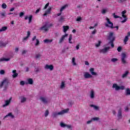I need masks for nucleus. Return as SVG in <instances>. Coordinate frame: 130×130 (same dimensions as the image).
I'll return each mask as SVG.
<instances>
[{
	"instance_id": "38",
	"label": "nucleus",
	"mask_w": 130,
	"mask_h": 130,
	"mask_svg": "<svg viewBox=\"0 0 130 130\" xmlns=\"http://www.w3.org/2000/svg\"><path fill=\"white\" fill-rule=\"evenodd\" d=\"M57 115H59L58 112H55L52 114L53 117H56L57 116Z\"/></svg>"
},
{
	"instance_id": "57",
	"label": "nucleus",
	"mask_w": 130,
	"mask_h": 130,
	"mask_svg": "<svg viewBox=\"0 0 130 130\" xmlns=\"http://www.w3.org/2000/svg\"><path fill=\"white\" fill-rule=\"evenodd\" d=\"M0 15L2 16V17H6V14L4 12L0 13Z\"/></svg>"
},
{
	"instance_id": "12",
	"label": "nucleus",
	"mask_w": 130,
	"mask_h": 130,
	"mask_svg": "<svg viewBox=\"0 0 130 130\" xmlns=\"http://www.w3.org/2000/svg\"><path fill=\"white\" fill-rule=\"evenodd\" d=\"M83 77L84 79H90L92 78V75L90 74L89 72H85L83 73Z\"/></svg>"
},
{
	"instance_id": "33",
	"label": "nucleus",
	"mask_w": 130,
	"mask_h": 130,
	"mask_svg": "<svg viewBox=\"0 0 130 130\" xmlns=\"http://www.w3.org/2000/svg\"><path fill=\"white\" fill-rule=\"evenodd\" d=\"M52 41V40H49V39H46L44 40V42L45 43H51Z\"/></svg>"
},
{
	"instance_id": "22",
	"label": "nucleus",
	"mask_w": 130,
	"mask_h": 130,
	"mask_svg": "<svg viewBox=\"0 0 130 130\" xmlns=\"http://www.w3.org/2000/svg\"><path fill=\"white\" fill-rule=\"evenodd\" d=\"M89 72L92 76H97V73L94 72V68H90Z\"/></svg>"
},
{
	"instance_id": "32",
	"label": "nucleus",
	"mask_w": 130,
	"mask_h": 130,
	"mask_svg": "<svg viewBox=\"0 0 130 130\" xmlns=\"http://www.w3.org/2000/svg\"><path fill=\"white\" fill-rule=\"evenodd\" d=\"M113 17H114V18L115 19H117V18H119V19H120L121 20L122 19V17H119V16H118L115 15V13H113Z\"/></svg>"
},
{
	"instance_id": "18",
	"label": "nucleus",
	"mask_w": 130,
	"mask_h": 130,
	"mask_svg": "<svg viewBox=\"0 0 130 130\" xmlns=\"http://www.w3.org/2000/svg\"><path fill=\"white\" fill-rule=\"evenodd\" d=\"M19 100L20 101L21 103H24L27 101V98L24 96H19Z\"/></svg>"
},
{
	"instance_id": "7",
	"label": "nucleus",
	"mask_w": 130,
	"mask_h": 130,
	"mask_svg": "<svg viewBox=\"0 0 130 130\" xmlns=\"http://www.w3.org/2000/svg\"><path fill=\"white\" fill-rule=\"evenodd\" d=\"M126 13V11L124 10L122 12L121 14H122V18H124L123 20H122L121 21V23H125L127 21V17H126V15H124Z\"/></svg>"
},
{
	"instance_id": "58",
	"label": "nucleus",
	"mask_w": 130,
	"mask_h": 130,
	"mask_svg": "<svg viewBox=\"0 0 130 130\" xmlns=\"http://www.w3.org/2000/svg\"><path fill=\"white\" fill-rule=\"evenodd\" d=\"M23 16H24V13H23V12H21V13L19 14V17H20V18H22V17H23Z\"/></svg>"
},
{
	"instance_id": "59",
	"label": "nucleus",
	"mask_w": 130,
	"mask_h": 130,
	"mask_svg": "<svg viewBox=\"0 0 130 130\" xmlns=\"http://www.w3.org/2000/svg\"><path fill=\"white\" fill-rule=\"evenodd\" d=\"M28 38H29V37H27V36H26L25 37H24L23 39V41H25V40H27L28 39Z\"/></svg>"
},
{
	"instance_id": "29",
	"label": "nucleus",
	"mask_w": 130,
	"mask_h": 130,
	"mask_svg": "<svg viewBox=\"0 0 130 130\" xmlns=\"http://www.w3.org/2000/svg\"><path fill=\"white\" fill-rule=\"evenodd\" d=\"M7 29H8V27H7V26L2 27L0 29V32H4V31H6L7 30Z\"/></svg>"
},
{
	"instance_id": "16",
	"label": "nucleus",
	"mask_w": 130,
	"mask_h": 130,
	"mask_svg": "<svg viewBox=\"0 0 130 130\" xmlns=\"http://www.w3.org/2000/svg\"><path fill=\"white\" fill-rule=\"evenodd\" d=\"M51 13V7H49L45 12V13L44 14L43 16L45 17V16H47V15L50 14Z\"/></svg>"
},
{
	"instance_id": "27",
	"label": "nucleus",
	"mask_w": 130,
	"mask_h": 130,
	"mask_svg": "<svg viewBox=\"0 0 130 130\" xmlns=\"http://www.w3.org/2000/svg\"><path fill=\"white\" fill-rule=\"evenodd\" d=\"M72 39H73V36L72 35H70L69 38V42L70 44H73V41H72Z\"/></svg>"
},
{
	"instance_id": "56",
	"label": "nucleus",
	"mask_w": 130,
	"mask_h": 130,
	"mask_svg": "<svg viewBox=\"0 0 130 130\" xmlns=\"http://www.w3.org/2000/svg\"><path fill=\"white\" fill-rule=\"evenodd\" d=\"M117 50L118 51V52H120V51H121V47H118Z\"/></svg>"
},
{
	"instance_id": "48",
	"label": "nucleus",
	"mask_w": 130,
	"mask_h": 130,
	"mask_svg": "<svg viewBox=\"0 0 130 130\" xmlns=\"http://www.w3.org/2000/svg\"><path fill=\"white\" fill-rule=\"evenodd\" d=\"M75 48L76 50H79L80 49V44H78L75 47Z\"/></svg>"
},
{
	"instance_id": "44",
	"label": "nucleus",
	"mask_w": 130,
	"mask_h": 130,
	"mask_svg": "<svg viewBox=\"0 0 130 130\" xmlns=\"http://www.w3.org/2000/svg\"><path fill=\"white\" fill-rule=\"evenodd\" d=\"M2 9H7V4L6 3H3L2 5Z\"/></svg>"
},
{
	"instance_id": "19",
	"label": "nucleus",
	"mask_w": 130,
	"mask_h": 130,
	"mask_svg": "<svg viewBox=\"0 0 130 130\" xmlns=\"http://www.w3.org/2000/svg\"><path fill=\"white\" fill-rule=\"evenodd\" d=\"M90 107H92L94 110H96V111H99V110H100V107L98 106H96L95 105H90Z\"/></svg>"
},
{
	"instance_id": "15",
	"label": "nucleus",
	"mask_w": 130,
	"mask_h": 130,
	"mask_svg": "<svg viewBox=\"0 0 130 130\" xmlns=\"http://www.w3.org/2000/svg\"><path fill=\"white\" fill-rule=\"evenodd\" d=\"M45 70H49V71H53V65H48V64H46L45 66Z\"/></svg>"
},
{
	"instance_id": "43",
	"label": "nucleus",
	"mask_w": 130,
	"mask_h": 130,
	"mask_svg": "<svg viewBox=\"0 0 130 130\" xmlns=\"http://www.w3.org/2000/svg\"><path fill=\"white\" fill-rule=\"evenodd\" d=\"M36 43L35 44V46H38L39 45L40 41L38 39H36Z\"/></svg>"
},
{
	"instance_id": "28",
	"label": "nucleus",
	"mask_w": 130,
	"mask_h": 130,
	"mask_svg": "<svg viewBox=\"0 0 130 130\" xmlns=\"http://www.w3.org/2000/svg\"><path fill=\"white\" fill-rule=\"evenodd\" d=\"M72 63L73 66H77V63L76 62V58H72Z\"/></svg>"
},
{
	"instance_id": "55",
	"label": "nucleus",
	"mask_w": 130,
	"mask_h": 130,
	"mask_svg": "<svg viewBox=\"0 0 130 130\" xmlns=\"http://www.w3.org/2000/svg\"><path fill=\"white\" fill-rule=\"evenodd\" d=\"M92 121H93V120H92V119L90 120H88L86 122V123L87 124H90V123H91L92 122Z\"/></svg>"
},
{
	"instance_id": "9",
	"label": "nucleus",
	"mask_w": 130,
	"mask_h": 130,
	"mask_svg": "<svg viewBox=\"0 0 130 130\" xmlns=\"http://www.w3.org/2000/svg\"><path fill=\"white\" fill-rule=\"evenodd\" d=\"M12 98L11 97L9 100H5L4 101L5 104L3 105V107H7L10 105V104L11 103V101H12Z\"/></svg>"
},
{
	"instance_id": "26",
	"label": "nucleus",
	"mask_w": 130,
	"mask_h": 130,
	"mask_svg": "<svg viewBox=\"0 0 130 130\" xmlns=\"http://www.w3.org/2000/svg\"><path fill=\"white\" fill-rule=\"evenodd\" d=\"M8 116H10V117H11V118H14V115L12 114V113H9L4 117V118H7Z\"/></svg>"
},
{
	"instance_id": "60",
	"label": "nucleus",
	"mask_w": 130,
	"mask_h": 130,
	"mask_svg": "<svg viewBox=\"0 0 130 130\" xmlns=\"http://www.w3.org/2000/svg\"><path fill=\"white\" fill-rule=\"evenodd\" d=\"M39 71H40V70L39 69V68H36L35 69V72H36V73H38V72H39Z\"/></svg>"
},
{
	"instance_id": "5",
	"label": "nucleus",
	"mask_w": 130,
	"mask_h": 130,
	"mask_svg": "<svg viewBox=\"0 0 130 130\" xmlns=\"http://www.w3.org/2000/svg\"><path fill=\"white\" fill-rule=\"evenodd\" d=\"M113 89H115L116 91H118L119 90H124V86H119L117 84L114 83L112 86Z\"/></svg>"
},
{
	"instance_id": "39",
	"label": "nucleus",
	"mask_w": 130,
	"mask_h": 130,
	"mask_svg": "<svg viewBox=\"0 0 130 130\" xmlns=\"http://www.w3.org/2000/svg\"><path fill=\"white\" fill-rule=\"evenodd\" d=\"M101 44V41H99L98 43L95 44V46H96V47H99Z\"/></svg>"
},
{
	"instance_id": "20",
	"label": "nucleus",
	"mask_w": 130,
	"mask_h": 130,
	"mask_svg": "<svg viewBox=\"0 0 130 130\" xmlns=\"http://www.w3.org/2000/svg\"><path fill=\"white\" fill-rule=\"evenodd\" d=\"M62 28L63 32H64L65 34H67V31H68V30L70 29V26H69V25H64L63 26Z\"/></svg>"
},
{
	"instance_id": "23",
	"label": "nucleus",
	"mask_w": 130,
	"mask_h": 130,
	"mask_svg": "<svg viewBox=\"0 0 130 130\" xmlns=\"http://www.w3.org/2000/svg\"><path fill=\"white\" fill-rule=\"evenodd\" d=\"M11 59L10 58L3 57L0 58V62L2 61H9Z\"/></svg>"
},
{
	"instance_id": "37",
	"label": "nucleus",
	"mask_w": 130,
	"mask_h": 130,
	"mask_svg": "<svg viewBox=\"0 0 130 130\" xmlns=\"http://www.w3.org/2000/svg\"><path fill=\"white\" fill-rule=\"evenodd\" d=\"M7 45V43H4L3 42H0V47L2 46H6Z\"/></svg>"
},
{
	"instance_id": "13",
	"label": "nucleus",
	"mask_w": 130,
	"mask_h": 130,
	"mask_svg": "<svg viewBox=\"0 0 130 130\" xmlns=\"http://www.w3.org/2000/svg\"><path fill=\"white\" fill-rule=\"evenodd\" d=\"M69 109H66L65 110H63L60 112H58V115H63L64 113H68L69 112Z\"/></svg>"
},
{
	"instance_id": "50",
	"label": "nucleus",
	"mask_w": 130,
	"mask_h": 130,
	"mask_svg": "<svg viewBox=\"0 0 130 130\" xmlns=\"http://www.w3.org/2000/svg\"><path fill=\"white\" fill-rule=\"evenodd\" d=\"M91 119H92V121H96V120H99V118H98V117H94V118H92Z\"/></svg>"
},
{
	"instance_id": "53",
	"label": "nucleus",
	"mask_w": 130,
	"mask_h": 130,
	"mask_svg": "<svg viewBox=\"0 0 130 130\" xmlns=\"http://www.w3.org/2000/svg\"><path fill=\"white\" fill-rule=\"evenodd\" d=\"M1 75H5V70H2L0 71Z\"/></svg>"
},
{
	"instance_id": "52",
	"label": "nucleus",
	"mask_w": 130,
	"mask_h": 130,
	"mask_svg": "<svg viewBox=\"0 0 130 130\" xmlns=\"http://www.w3.org/2000/svg\"><path fill=\"white\" fill-rule=\"evenodd\" d=\"M41 57V55L40 54H37L36 56V58H40Z\"/></svg>"
},
{
	"instance_id": "34",
	"label": "nucleus",
	"mask_w": 130,
	"mask_h": 130,
	"mask_svg": "<svg viewBox=\"0 0 130 130\" xmlns=\"http://www.w3.org/2000/svg\"><path fill=\"white\" fill-rule=\"evenodd\" d=\"M67 7H68V5H64L63 6H62L61 9H60V13H61L63 11V10H64L66 9V8H67Z\"/></svg>"
},
{
	"instance_id": "51",
	"label": "nucleus",
	"mask_w": 130,
	"mask_h": 130,
	"mask_svg": "<svg viewBox=\"0 0 130 130\" xmlns=\"http://www.w3.org/2000/svg\"><path fill=\"white\" fill-rule=\"evenodd\" d=\"M21 86H24L25 85V82L24 81H21L20 82Z\"/></svg>"
},
{
	"instance_id": "2",
	"label": "nucleus",
	"mask_w": 130,
	"mask_h": 130,
	"mask_svg": "<svg viewBox=\"0 0 130 130\" xmlns=\"http://www.w3.org/2000/svg\"><path fill=\"white\" fill-rule=\"evenodd\" d=\"M106 20L107 22L105 24V25L108 28H111V29H113V28H116L117 30H118V26L113 27V23L110 21L109 18L106 17Z\"/></svg>"
},
{
	"instance_id": "11",
	"label": "nucleus",
	"mask_w": 130,
	"mask_h": 130,
	"mask_svg": "<svg viewBox=\"0 0 130 130\" xmlns=\"http://www.w3.org/2000/svg\"><path fill=\"white\" fill-rule=\"evenodd\" d=\"M108 35V39L110 40V41H114V40L115 39V37L113 36V32H110Z\"/></svg>"
},
{
	"instance_id": "49",
	"label": "nucleus",
	"mask_w": 130,
	"mask_h": 130,
	"mask_svg": "<svg viewBox=\"0 0 130 130\" xmlns=\"http://www.w3.org/2000/svg\"><path fill=\"white\" fill-rule=\"evenodd\" d=\"M49 6V3H47V4H46V5L45 6L43 10H46L47 9V8H48V6Z\"/></svg>"
},
{
	"instance_id": "36",
	"label": "nucleus",
	"mask_w": 130,
	"mask_h": 130,
	"mask_svg": "<svg viewBox=\"0 0 130 130\" xmlns=\"http://www.w3.org/2000/svg\"><path fill=\"white\" fill-rule=\"evenodd\" d=\"M32 15H29V17H28V23L30 24V23H31V22H32Z\"/></svg>"
},
{
	"instance_id": "17",
	"label": "nucleus",
	"mask_w": 130,
	"mask_h": 130,
	"mask_svg": "<svg viewBox=\"0 0 130 130\" xmlns=\"http://www.w3.org/2000/svg\"><path fill=\"white\" fill-rule=\"evenodd\" d=\"M122 109L121 108H120L118 110V114H117V117H118V118H119V119H121V118H122Z\"/></svg>"
},
{
	"instance_id": "10",
	"label": "nucleus",
	"mask_w": 130,
	"mask_h": 130,
	"mask_svg": "<svg viewBox=\"0 0 130 130\" xmlns=\"http://www.w3.org/2000/svg\"><path fill=\"white\" fill-rule=\"evenodd\" d=\"M68 36H69V34H65V35H62L59 40V43H62Z\"/></svg>"
},
{
	"instance_id": "25",
	"label": "nucleus",
	"mask_w": 130,
	"mask_h": 130,
	"mask_svg": "<svg viewBox=\"0 0 130 130\" xmlns=\"http://www.w3.org/2000/svg\"><path fill=\"white\" fill-rule=\"evenodd\" d=\"M129 74V72L128 71H125L124 73L122 75V78L123 79H124V78H126L127 77V75Z\"/></svg>"
},
{
	"instance_id": "45",
	"label": "nucleus",
	"mask_w": 130,
	"mask_h": 130,
	"mask_svg": "<svg viewBox=\"0 0 130 130\" xmlns=\"http://www.w3.org/2000/svg\"><path fill=\"white\" fill-rule=\"evenodd\" d=\"M126 95H130V89H129V88H127L126 89Z\"/></svg>"
},
{
	"instance_id": "62",
	"label": "nucleus",
	"mask_w": 130,
	"mask_h": 130,
	"mask_svg": "<svg viewBox=\"0 0 130 130\" xmlns=\"http://www.w3.org/2000/svg\"><path fill=\"white\" fill-rule=\"evenodd\" d=\"M96 32H97V30L96 29H94L92 32V34L93 35L96 34Z\"/></svg>"
},
{
	"instance_id": "4",
	"label": "nucleus",
	"mask_w": 130,
	"mask_h": 130,
	"mask_svg": "<svg viewBox=\"0 0 130 130\" xmlns=\"http://www.w3.org/2000/svg\"><path fill=\"white\" fill-rule=\"evenodd\" d=\"M126 58H127V55L125 53H122L121 54V60L123 64L126 63Z\"/></svg>"
},
{
	"instance_id": "35",
	"label": "nucleus",
	"mask_w": 130,
	"mask_h": 130,
	"mask_svg": "<svg viewBox=\"0 0 130 130\" xmlns=\"http://www.w3.org/2000/svg\"><path fill=\"white\" fill-rule=\"evenodd\" d=\"M127 41H128V37L125 36L124 39V44H126V43L127 42Z\"/></svg>"
},
{
	"instance_id": "61",
	"label": "nucleus",
	"mask_w": 130,
	"mask_h": 130,
	"mask_svg": "<svg viewBox=\"0 0 130 130\" xmlns=\"http://www.w3.org/2000/svg\"><path fill=\"white\" fill-rule=\"evenodd\" d=\"M30 35H31V33L30 32V31H27V37H29Z\"/></svg>"
},
{
	"instance_id": "64",
	"label": "nucleus",
	"mask_w": 130,
	"mask_h": 130,
	"mask_svg": "<svg viewBox=\"0 0 130 130\" xmlns=\"http://www.w3.org/2000/svg\"><path fill=\"white\" fill-rule=\"evenodd\" d=\"M124 109H125V111H128V107H125L124 108Z\"/></svg>"
},
{
	"instance_id": "8",
	"label": "nucleus",
	"mask_w": 130,
	"mask_h": 130,
	"mask_svg": "<svg viewBox=\"0 0 130 130\" xmlns=\"http://www.w3.org/2000/svg\"><path fill=\"white\" fill-rule=\"evenodd\" d=\"M40 100L43 102V103H44V104H47L49 102V100H48V98L44 96H41L40 98Z\"/></svg>"
},
{
	"instance_id": "42",
	"label": "nucleus",
	"mask_w": 130,
	"mask_h": 130,
	"mask_svg": "<svg viewBox=\"0 0 130 130\" xmlns=\"http://www.w3.org/2000/svg\"><path fill=\"white\" fill-rule=\"evenodd\" d=\"M107 12V9H104L102 10L101 13L103 14H104Z\"/></svg>"
},
{
	"instance_id": "54",
	"label": "nucleus",
	"mask_w": 130,
	"mask_h": 130,
	"mask_svg": "<svg viewBox=\"0 0 130 130\" xmlns=\"http://www.w3.org/2000/svg\"><path fill=\"white\" fill-rule=\"evenodd\" d=\"M110 43H111V47L112 48L114 47V44H113V41H110Z\"/></svg>"
},
{
	"instance_id": "1",
	"label": "nucleus",
	"mask_w": 130,
	"mask_h": 130,
	"mask_svg": "<svg viewBox=\"0 0 130 130\" xmlns=\"http://www.w3.org/2000/svg\"><path fill=\"white\" fill-rule=\"evenodd\" d=\"M9 86V80L7 78H4L0 83V88L4 87V90H7Z\"/></svg>"
},
{
	"instance_id": "24",
	"label": "nucleus",
	"mask_w": 130,
	"mask_h": 130,
	"mask_svg": "<svg viewBox=\"0 0 130 130\" xmlns=\"http://www.w3.org/2000/svg\"><path fill=\"white\" fill-rule=\"evenodd\" d=\"M12 73H13V75H12V76L13 78H16L17 77H18V73H17V70H13L12 71Z\"/></svg>"
},
{
	"instance_id": "6",
	"label": "nucleus",
	"mask_w": 130,
	"mask_h": 130,
	"mask_svg": "<svg viewBox=\"0 0 130 130\" xmlns=\"http://www.w3.org/2000/svg\"><path fill=\"white\" fill-rule=\"evenodd\" d=\"M89 96L90 99H94V98H96V92H95V90L91 89L89 91Z\"/></svg>"
},
{
	"instance_id": "31",
	"label": "nucleus",
	"mask_w": 130,
	"mask_h": 130,
	"mask_svg": "<svg viewBox=\"0 0 130 130\" xmlns=\"http://www.w3.org/2000/svg\"><path fill=\"white\" fill-rule=\"evenodd\" d=\"M64 17L61 16L59 19V22H60L61 23H62L63 22H64Z\"/></svg>"
},
{
	"instance_id": "46",
	"label": "nucleus",
	"mask_w": 130,
	"mask_h": 130,
	"mask_svg": "<svg viewBox=\"0 0 130 130\" xmlns=\"http://www.w3.org/2000/svg\"><path fill=\"white\" fill-rule=\"evenodd\" d=\"M118 60V59L116 58H113L111 59V61H112V62H115V61H117Z\"/></svg>"
},
{
	"instance_id": "40",
	"label": "nucleus",
	"mask_w": 130,
	"mask_h": 130,
	"mask_svg": "<svg viewBox=\"0 0 130 130\" xmlns=\"http://www.w3.org/2000/svg\"><path fill=\"white\" fill-rule=\"evenodd\" d=\"M49 114V112L48 111V110H47L45 112V117H47Z\"/></svg>"
},
{
	"instance_id": "63",
	"label": "nucleus",
	"mask_w": 130,
	"mask_h": 130,
	"mask_svg": "<svg viewBox=\"0 0 130 130\" xmlns=\"http://www.w3.org/2000/svg\"><path fill=\"white\" fill-rule=\"evenodd\" d=\"M66 127H67V128H72V126H71L70 125H66Z\"/></svg>"
},
{
	"instance_id": "14",
	"label": "nucleus",
	"mask_w": 130,
	"mask_h": 130,
	"mask_svg": "<svg viewBox=\"0 0 130 130\" xmlns=\"http://www.w3.org/2000/svg\"><path fill=\"white\" fill-rule=\"evenodd\" d=\"M110 49V47H107L104 49H101L100 50V52L101 53H106V52H107V51H108V50H109Z\"/></svg>"
},
{
	"instance_id": "21",
	"label": "nucleus",
	"mask_w": 130,
	"mask_h": 130,
	"mask_svg": "<svg viewBox=\"0 0 130 130\" xmlns=\"http://www.w3.org/2000/svg\"><path fill=\"white\" fill-rule=\"evenodd\" d=\"M60 89H63L64 88H66V82L65 81H62L60 85Z\"/></svg>"
},
{
	"instance_id": "30",
	"label": "nucleus",
	"mask_w": 130,
	"mask_h": 130,
	"mask_svg": "<svg viewBox=\"0 0 130 130\" xmlns=\"http://www.w3.org/2000/svg\"><path fill=\"white\" fill-rule=\"evenodd\" d=\"M28 83L29 84V85H32L33 84V80L31 78H29L27 79Z\"/></svg>"
},
{
	"instance_id": "47",
	"label": "nucleus",
	"mask_w": 130,
	"mask_h": 130,
	"mask_svg": "<svg viewBox=\"0 0 130 130\" xmlns=\"http://www.w3.org/2000/svg\"><path fill=\"white\" fill-rule=\"evenodd\" d=\"M60 125L61 127H66V124H65L64 123H63V122H61L60 123Z\"/></svg>"
},
{
	"instance_id": "3",
	"label": "nucleus",
	"mask_w": 130,
	"mask_h": 130,
	"mask_svg": "<svg viewBox=\"0 0 130 130\" xmlns=\"http://www.w3.org/2000/svg\"><path fill=\"white\" fill-rule=\"evenodd\" d=\"M51 26H52V23L47 22L44 25L40 28V30H42L43 31H44V32H46L48 31V28L51 27Z\"/></svg>"
},
{
	"instance_id": "41",
	"label": "nucleus",
	"mask_w": 130,
	"mask_h": 130,
	"mask_svg": "<svg viewBox=\"0 0 130 130\" xmlns=\"http://www.w3.org/2000/svg\"><path fill=\"white\" fill-rule=\"evenodd\" d=\"M77 22H81L82 21V17L78 16L76 19Z\"/></svg>"
}]
</instances>
